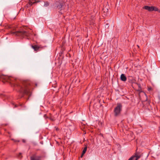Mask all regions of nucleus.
Returning a JSON list of instances; mask_svg holds the SVG:
<instances>
[{
	"label": "nucleus",
	"mask_w": 160,
	"mask_h": 160,
	"mask_svg": "<svg viewBox=\"0 0 160 160\" xmlns=\"http://www.w3.org/2000/svg\"><path fill=\"white\" fill-rule=\"evenodd\" d=\"M135 158L134 159V160H137L139 158V157L138 156H134Z\"/></svg>",
	"instance_id": "obj_13"
},
{
	"label": "nucleus",
	"mask_w": 160,
	"mask_h": 160,
	"mask_svg": "<svg viewBox=\"0 0 160 160\" xmlns=\"http://www.w3.org/2000/svg\"><path fill=\"white\" fill-rule=\"evenodd\" d=\"M14 142H17V141H15Z\"/></svg>",
	"instance_id": "obj_19"
},
{
	"label": "nucleus",
	"mask_w": 160,
	"mask_h": 160,
	"mask_svg": "<svg viewBox=\"0 0 160 160\" xmlns=\"http://www.w3.org/2000/svg\"><path fill=\"white\" fill-rule=\"evenodd\" d=\"M143 8L145 9L148 10L149 11H158V8L153 6L150 7L148 6H145Z\"/></svg>",
	"instance_id": "obj_4"
},
{
	"label": "nucleus",
	"mask_w": 160,
	"mask_h": 160,
	"mask_svg": "<svg viewBox=\"0 0 160 160\" xmlns=\"http://www.w3.org/2000/svg\"><path fill=\"white\" fill-rule=\"evenodd\" d=\"M21 155V153H19V156L18 157L20 158H21V157H20V155Z\"/></svg>",
	"instance_id": "obj_16"
},
{
	"label": "nucleus",
	"mask_w": 160,
	"mask_h": 160,
	"mask_svg": "<svg viewBox=\"0 0 160 160\" xmlns=\"http://www.w3.org/2000/svg\"><path fill=\"white\" fill-rule=\"evenodd\" d=\"M56 4L57 7V8L59 9H60L62 8V3L59 2H56Z\"/></svg>",
	"instance_id": "obj_9"
},
{
	"label": "nucleus",
	"mask_w": 160,
	"mask_h": 160,
	"mask_svg": "<svg viewBox=\"0 0 160 160\" xmlns=\"http://www.w3.org/2000/svg\"><path fill=\"white\" fill-rule=\"evenodd\" d=\"M134 158L135 157L134 156H132L128 160H134Z\"/></svg>",
	"instance_id": "obj_12"
},
{
	"label": "nucleus",
	"mask_w": 160,
	"mask_h": 160,
	"mask_svg": "<svg viewBox=\"0 0 160 160\" xmlns=\"http://www.w3.org/2000/svg\"><path fill=\"white\" fill-rule=\"evenodd\" d=\"M87 149V147L86 146L85 147H84L83 150L82 151V154H84L86 152V151Z\"/></svg>",
	"instance_id": "obj_10"
},
{
	"label": "nucleus",
	"mask_w": 160,
	"mask_h": 160,
	"mask_svg": "<svg viewBox=\"0 0 160 160\" xmlns=\"http://www.w3.org/2000/svg\"><path fill=\"white\" fill-rule=\"evenodd\" d=\"M12 34H15L16 35L24 37H28L31 34V30H28L26 31H18L16 32H13L11 33Z\"/></svg>",
	"instance_id": "obj_2"
},
{
	"label": "nucleus",
	"mask_w": 160,
	"mask_h": 160,
	"mask_svg": "<svg viewBox=\"0 0 160 160\" xmlns=\"http://www.w3.org/2000/svg\"><path fill=\"white\" fill-rule=\"evenodd\" d=\"M159 12H160V10H159Z\"/></svg>",
	"instance_id": "obj_20"
},
{
	"label": "nucleus",
	"mask_w": 160,
	"mask_h": 160,
	"mask_svg": "<svg viewBox=\"0 0 160 160\" xmlns=\"http://www.w3.org/2000/svg\"><path fill=\"white\" fill-rule=\"evenodd\" d=\"M84 155V154H82V155H81V157L82 158Z\"/></svg>",
	"instance_id": "obj_17"
},
{
	"label": "nucleus",
	"mask_w": 160,
	"mask_h": 160,
	"mask_svg": "<svg viewBox=\"0 0 160 160\" xmlns=\"http://www.w3.org/2000/svg\"><path fill=\"white\" fill-rule=\"evenodd\" d=\"M56 130L58 131V130H59V129L57 127H55Z\"/></svg>",
	"instance_id": "obj_15"
},
{
	"label": "nucleus",
	"mask_w": 160,
	"mask_h": 160,
	"mask_svg": "<svg viewBox=\"0 0 160 160\" xmlns=\"http://www.w3.org/2000/svg\"><path fill=\"white\" fill-rule=\"evenodd\" d=\"M32 47L35 51H38L40 48V47L38 46L37 45H32Z\"/></svg>",
	"instance_id": "obj_8"
},
{
	"label": "nucleus",
	"mask_w": 160,
	"mask_h": 160,
	"mask_svg": "<svg viewBox=\"0 0 160 160\" xmlns=\"http://www.w3.org/2000/svg\"><path fill=\"white\" fill-rule=\"evenodd\" d=\"M120 79L122 81L124 82H125L127 80V78L123 74H122L121 75Z\"/></svg>",
	"instance_id": "obj_7"
},
{
	"label": "nucleus",
	"mask_w": 160,
	"mask_h": 160,
	"mask_svg": "<svg viewBox=\"0 0 160 160\" xmlns=\"http://www.w3.org/2000/svg\"><path fill=\"white\" fill-rule=\"evenodd\" d=\"M49 3L48 2H45L44 4V7H47L48 6H49Z\"/></svg>",
	"instance_id": "obj_11"
},
{
	"label": "nucleus",
	"mask_w": 160,
	"mask_h": 160,
	"mask_svg": "<svg viewBox=\"0 0 160 160\" xmlns=\"http://www.w3.org/2000/svg\"><path fill=\"white\" fill-rule=\"evenodd\" d=\"M35 3V0H29L28 3L25 6V7L26 8H28L30 7L32 5Z\"/></svg>",
	"instance_id": "obj_6"
},
{
	"label": "nucleus",
	"mask_w": 160,
	"mask_h": 160,
	"mask_svg": "<svg viewBox=\"0 0 160 160\" xmlns=\"http://www.w3.org/2000/svg\"><path fill=\"white\" fill-rule=\"evenodd\" d=\"M137 46L138 48H139V47L138 45H137Z\"/></svg>",
	"instance_id": "obj_18"
},
{
	"label": "nucleus",
	"mask_w": 160,
	"mask_h": 160,
	"mask_svg": "<svg viewBox=\"0 0 160 160\" xmlns=\"http://www.w3.org/2000/svg\"><path fill=\"white\" fill-rule=\"evenodd\" d=\"M122 107V105L121 103H118L117 104V106L115 108L114 110L115 116H117L120 114Z\"/></svg>",
	"instance_id": "obj_3"
},
{
	"label": "nucleus",
	"mask_w": 160,
	"mask_h": 160,
	"mask_svg": "<svg viewBox=\"0 0 160 160\" xmlns=\"http://www.w3.org/2000/svg\"><path fill=\"white\" fill-rule=\"evenodd\" d=\"M0 78L2 79V81H11L13 84L16 89L20 92L26 94H29L32 88L30 82L29 81H24L20 84L16 81L17 79L13 77H8L7 76L1 75L0 76Z\"/></svg>",
	"instance_id": "obj_1"
},
{
	"label": "nucleus",
	"mask_w": 160,
	"mask_h": 160,
	"mask_svg": "<svg viewBox=\"0 0 160 160\" xmlns=\"http://www.w3.org/2000/svg\"><path fill=\"white\" fill-rule=\"evenodd\" d=\"M35 3H36L40 2V1L39 0H38L37 1L35 0Z\"/></svg>",
	"instance_id": "obj_14"
},
{
	"label": "nucleus",
	"mask_w": 160,
	"mask_h": 160,
	"mask_svg": "<svg viewBox=\"0 0 160 160\" xmlns=\"http://www.w3.org/2000/svg\"><path fill=\"white\" fill-rule=\"evenodd\" d=\"M41 156L34 154L30 157V160H41Z\"/></svg>",
	"instance_id": "obj_5"
}]
</instances>
